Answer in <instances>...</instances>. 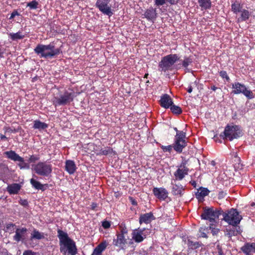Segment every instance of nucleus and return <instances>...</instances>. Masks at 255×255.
Segmentation results:
<instances>
[{
  "instance_id": "f257e3e1",
  "label": "nucleus",
  "mask_w": 255,
  "mask_h": 255,
  "mask_svg": "<svg viewBox=\"0 0 255 255\" xmlns=\"http://www.w3.org/2000/svg\"><path fill=\"white\" fill-rule=\"evenodd\" d=\"M57 233L61 253L63 255L68 253L70 255H75L77 253L75 243L68 237L66 232L58 229Z\"/></svg>"
},
{
  "instance_id": "f03ea898",
  "label": "nucleus",
  "mask_w": 255,
  "mask_h": 255,
  "mask_svg": "<svg viewBox=\"0 0 255 255\" xmlns=\"http://www.w3.org/2000/svg\"><path fill=\"white\" fill-rule=\"evenodd\" d=\"M34 51L40 58L49 59L54 58L61 52V49L56 48L53 42L47 45L38 44L34 49Z\"/></svg>"
},
{
  "instance_id": "7ed1b4c3",
  "label": "nucleus",
  "mask_w": 255,
  "mask_h": 255,
  "mask_svg": "<svg viewBox=\"0 0 255 255\" xmlns=\"http://www.w3.org/2000/svg\"><path fill=\"white\" fill-rule=\"evenodd\" d=\"M177 54H169L162 58L158 65V70L161 72L171 71L175 62L179 60Z\"/></svg>"
},
{
  "instance_id": "20e7f679",
  "label": "nucleus",
  "mask_w": 255,
  "mask_h": 255,
  "mask_svg": "<svg viewBox=\"0 0 255 255\" xmlns=\"http://www.w3.org/2000/svg\"><path fill=\"white\" fill-rule=\"evenodd\" d=\"M76 97L75 92L72 90L65 91L58 96L53 98V105L55 106H65L70 104Z\"/></svg>"
},
{
  "instance_id": "39448f33",
  "label": "nucleus",
  "mask_w": 255,
  "mask_h": 255,
  "mask_svg": "<svg viewBox=\"0 0 255 255\" xmlns=\"http://www.w3.org/2000/svg\"><path fill=\"white\" fill-rule=\"evenodd\" d=\"M33 169L39 176L49 177L51 176L52 166L47 161H40L33 166Z\"/></svg>"
},
{
  "instance_id": "423d86ee",
  "label": "nucleus",
  "mask_w": 255,
  "mask_h": 255,
  "mask_svg": "<svg viewBox=\"0 0 255 255\" xmlns=\"http://www.w3.org/2000/svg\"><path fill=\"white\" fill-rule=\"evenodd\" d=\"M222 215L223 217V219L225 222L234 227H236L240 224L242 219V217L239 215V212L233 208L226 212L222 210Z\"/></svg>"
},
{
  "instance_id": "0eeeda50",
  "label": "nucleus",
  "mask_w": 255,
  "mask_h": 255,
  "mask_svg": "<svg viewBox=\"0 0 255 255\" xmlns=\"http://www.w3.org/2000/svg\"><path fill=\"white\" fill-rule=\"evenodd\" d=\"M241 134L240 127L238 126L227 125L224 131L220 134V136L223 139H229L232 141L235 138H237Z\"/></svg>"
},
{
  "instance_id": "6e6552de",
  "label": "nucleus",
  "mask_w": 255,
  "mask_h": 255,
  "mask_svg": "<svg viewBox=\"0 0 255 255\" xmlns=\"http://www.w3.org/2000/svg\"><path fill=\"white\" fill-rule=\"evenodd\" d=\"M222 214V210L215 209L213 207L205 208L201 216L202 219L208 220L211 223H217L216 220Z\"/></svg>"
},
{
  "instance_id": "1a4fd4ad",
  "label": "nucleus",
  "mask_w": 255,
  "mask_h": 255,
  "mask_svg": "<svg viewBox=\"0 0 255 255\" xmlns=\"http://www.w3.org/2000/svg\"><path fill=\"white\" fill-rule=\"evenodd\" d=\"M187 145L185 133L182 131H177L173 144V149L179 153L182 152L183 149Z\"/></svg>"
},
{
  "instance_id": "9d476101",
  "label": "nucleus",
  "mask_w": 255,
  "mask_h": 255,
  "mask_svg": "<svg viewBox=\"0 0 255 255\" xmlns=\"http://www.w3.org/2000/svg\"><path fill=\"white\" fill-rule=\"evenodd\" d=\"M233 89L232 93L236 95L243 94L248 99H251L254 98L253 92L246 88V86L239 82H235L232 84Z\"/></svg>"
},
{
  "instance_id": "9b49d317",
  "label": "nucleus",
  "mask_w": 255,
  "mask_h": 255,
  "mask_svg": "<svg viewBox=\"0 0 255 255\" xmlns=\"http://www.w3.org/2000/svg\"><path fill=\"white\" fill-rule=\"evenodd\" d=\"M150 234V231L146 228L135 229L131 233L132 240L136 243L142 242Z\"/></svg>"
},
{
  "instance_id": "f8f14e48",
  "label": "nucleus",
  "mask_w": 255,
  "mask_h": 255,
  "mask_svg": "<svg viewBox=\"0 0 255 255\" xmlns=\"http://www.w3.org/2000/svg\"><path fill=\"white\" fill-rule=\"evenodd\" d=\"M186 164L187 161L184 160L178 166L177 169L174 173L175 179L173 180L174 181H181L188 175L189 169L186 166Z\"/></svg>"
},
{
  "instance_id": "ddd939ff",
  "label": "nucleus",
  "mask_w": 255,
  "mask_h": 255,
  "mask_svg": "<svg viewBox=\"0 0 255 255\" xmlns=\"http://www.w3.org/2000/svg\"><path fill=\"white\" fill-rule=\"evenodd\" d=\"M109 2V0H97L95 5L103 14L110 17L114 13L111 6L108 5Z\"/></svg>"
},
{
  "instance_id": "4468645a",
  "label": "nucleus",
  "mask_w": 255,
  "mask_h": 255,
  "mask_svg": "<svg viewBox=\"0 0 255 255\" xmlns=\"http://www.w3.org/2000/svg\"><path fill=\"white\" fill-rule=\"evenodd\" d=\"M27 232V229L26 228H16L15 231V234L13 237V240L17 242H23L25 239Z\"/></svg>"
},
{
  "instance_id": "2eb2a0df",
  "label": "nucleus",
  "mask_w": 255,
  "mask_h": 255,
  "mask_svg": "<svg viewBox=\"0 0 255 255\" xmlns=\"http://www.w3.org/2000/svg\"><path fill=\"white\" fill-rule=\"evenodd\" d=\"M154 195L161 200H165L168 197V192L164 188L154 187L153 189Z\"/></svg>"
},
{
  "instance_id": "dca6fc26",
  "label": "nucleus",
  "mask_w": 255,
  "mask_h": 255,
  "mask_svg": "<svg viewBox=\"0 0 255 255\" xmlns=\"http://www.w3.org/2000/svg\"><path fill=\"white\" fill-rule=\"evenodd\" d=\"M117 238L114 239L113 244L114 246L118 247L121 249H124L125 245L127 243V239L125 236L117 234Z\"/></svg>"
},
{
  "instance_id": "f3484780",
  "label": "nucleus",
  "mask_w": 255,
  "mask_h": 255,
  "mask_svg": "<svg viewBox=\"0 0 255 255\" xmlns=\"http://www.w3.org/2000/svg\"><path fill=\"white\" fill-rule=\"evenodd\" d=\"M143 15L144 17L148 21H151L152 22H154L157 16L156 9L152 7H150L149 8L146 9Z\"/></svg>"
},
{
  "instance_id": "a211bd4d",
  "label": "nucleus",
  "mask_w": 255,
  "mask_h": 255,
  "mask_svg": "<svg viewBox=\"0 0 255 255\" xmlns=\"http://www.w3.org/2000/svg\"><path fill=\"white\" fill-rule=\"evenodd\" d=\"M173 104L172 100L168 94H165L161 96L160 104L162 107L168 109Z\"/></svg>"
},
{
  "instance_id": "6ab92c4d",
  "label": "nucleus",
  "mask_w": 255,
  "mask_h": 255,
  "mask_svg": "<svg viewBox=\"0 0 255 255\" xmlns=\"http://www.w3.org/2000/svg\"><path fill=\"white\" fill-rule=\"evenodd\" d=\"M172 187V193L176 196L180 197L182 196L183 194L184 191L183 187L182 185L179 184L173 183V181L171 182Z\"/></svg>"
},
{
  "instance_id": "aec40b11",
  "label": "nucleus",
  "mask_w": 255,
  "mask_h": 255,
  "mask_svg": "<svg viewBox=\"0 0 255 255\" xmlns=\"http://www.w3.org/2000/svg\"><path fill=\"white\" fill-rule=\"evenodd\" d=\"M77 169L75 162L72 160H67L65 162V170L69 174H73Z\"/></svg>"
},
{
  "instance_id": "412c9836",
  "label": "nucleus",
  "mask_w": 255,
  "mask_h": 255,
  "mask_svg": "<svg viewBox=\"0 0 255 255\" xmlns=\"http://www.w3.org/2000/svg\"><path fill=\"white\" fill-rule=\"evenodd\" d=\"M153 219H154V217L153 214L149 212L141 215L139 219V222L140 224H141L142 223L148 224Z\"/></svg>"
},
{
  "instance_id": "4be33fe9",
  "label": "nucleus",
  "mask_w": 255,
  "mask_h": 255,
  "mask_svg": "<svg viewBox=\"0 0 255 255\" xmlns=\"http://www.w3.org/2000/svg\"><path fill=\"white\" fill-rule=\"evenodd\" d=\"M4 154L7 158L14 162H17L18 160L21 159V157L13 150L6 151L4 152Z\"/></svg>"
},
{
  "instance_id": "5701e85b",
  "label": "nucleus",
  "mask_w": 255,
  "mask_h": 255,
  "mask_svg": "<svg viewBox=\"0 0 255 255\" xmlns=\"http://www.w3.org/2000/svg\"><path fill=\"white\" fill-rule=\"evenodd\" d=\"M20 189L21 185L19 184L13 183L7 186L6 190L10 194H16Z\"/></svg>"
},
{
  "instance_id": "b1692460",
  "label": "nucleus",
  "mask_w": 255,
  "mask_h": 255,
  "mask_svg": "<svg viewBox=\"0 0 255 255\" xmlns=\"http://www.w3.org/2000/svg\"><path fill=\"white\" fill-rule=\"evenodd\" d=\"M240 13V16L237 18V22H241L248 20L251 15V12L248 10L243 9Z\"/></svg>"
},
{
  "instance_id": "393cba45",
  "label": "nucleus",
  "mask_w": 255,
  "mask_h": 255,
  "mask_svg": "<svg viewBox=\"0 0 255 255\" xmlns=\"http://www.w3.org/2000/svg\"><path fill=\"white\" fill-rule=\"evenodd\" d=\"M209 192V190L207 188L200 187L195 193L196 197L199 200H201L207 196Z\"/></svg>"
},
{
  "instance_id": "a878e982",
  "label": "nucleus",
  "mask_w": 255,
  "mask_h": 255,
  "mask_svg": "<svg viewBox=\"0 0 255 255\" xmlns=\"http://www.w3.org/2000/svg\"><path fill=\"white\" fill-rule=\"evenodd\" d=\"M107 244L105 242L100 243L94 250L91 255H102V252L106 249Z\"/></svg>"
},
{
  "instance_id": "bb28decb",
  "label": "nucleus",
  "mask_w": 255,
  "mask_h": 255,
  "mask_svg": "<svg viewBox=\"0 0 255 255\" xmlns=\"http://www.w3.org/2000/svg\"><path fill=\"white\" fill-rule=\"evenodd\" d=\"M30 182L32 185V186L36 189L41 190L42 191H44L45 189L44 187V185L42 184L40 182L36 180L33 178H31L30 179Z\"/></svg>"
},
{
  "instance_id": "cd10ccee",
  "label": "nucleus",
  "mask_w": 255,
  "mask_h": 255,
  "mask_svg": "<svg viewBox=\"0 0 255 255\" xmlns=\"http://www.w3.org/2000/svg\"><path fill=\"white\" fill-rule=\"evenodd\" d=\"M48 128V125L45 123L41 122L39 120H35L34 121L33 128L39 130L44 129Z\"/></svg>"
},
{
  "instance_id": "c85d7f7f",
  "label": "nucleus",
  "mask_w": 255,
  "mask_h": 255,
  "mask_svg": "<svg viewBox=\"0 0 255 255\" xmlns=\"http://www.w3.org/2000/svg\"><path fill=\"white\" fill-rule=\"evenodd\" d=\"M242 251L246 254H249L253 250L255 249V244H246L241 248Z\"/></svg>"
},
{
  "instance_id": "c756f323",
  "label": "nucleus",
  "mask_w": 255,
  "mask_h": 255,
  "mask_svg": "<svg viewBox=\"0 0 255 255\" xmlns=\"http://www.w3.org/2000/svg\"><path fill=\"white\" fill-rule=\"evenodd\" d=\"M44 238V235L43 233L39 232L36 229H34L31 234L30 239L41 240Z\"/></svg>"
},
{
  "instance_id": "7c9ffc66",
  "label": "nucleus",
  "mask_w": 255,
  "mask_h": 255,
  "mask_svg": "<svg viewBox=\"0 0 255 255\" xmlns=\"http://www.w3.org/2000/svg\"><path fill=\"white\" fill-rule=\"evenodd\" d=\"M9 37L12 40L15 41L19 39H21L24 37V35H23L22 32L18 31L16 33H10L8 34Z\"/></svg>"
},
{
  "instance_id": "2f4dec72",
  "label": "nucleus",
  "mask_w": 255,
  "mask_h": 255,
  "mask_svg": "<svg viewBox=\"0 0 255 255\" xmlns=\"http://www.w3.org/2000/svg\"><path fill=\"white\" fill-rule=\"evenodd\" d=\"M200 6L204 9H209L211 7V0H198Z\"/></svg>"
},
{
  "instance_id": "473e14b6",
  "label": "nucleus",
  "mask_w": 255,
  "mask_h": 255,
  "mask_svg": "<svg viewBox=\"0 0 255 255\" xmlns=\"http://www.w3.org/2000/svg\"><path fill=\"white\" fill-rule=\"evenodd\" d=\"M113 152V149L110 147H106L104 148H102L99 150V152L97 153L98 155H108Z\"/></svg>"
},
{
  "instance_id": "72a5a7b5",
  "label": "nucleus",
  "mask_w": 255,
  "mask_h": 255,
  "mask_svg": "<svg viewBox=\"0 0 255 255\" xmlns=\"http://www.w3.org/2000/svg\"><path fill=\"white\" fill-rule=\"evenodd\" d=\"M231 9L234 13L237 14L241 12L243 8L239 2H234L231 4Z\"/></svg>"
},
{
  "instance_id": "f704fd0d",
  "label": "nucleus",
  "mask_w": 255,
  "mask_h": 255,
  "mask_svg": "<svg viewBox=\"0 0 255 255\" xmlns=\"http://www.w3.org/2000/svg\"><path fill=\"white\" fill-rule=\"evenodd\" d=\"M187 245L189 249L191 250H195L201 247V243L198 242H194L190 240H188L187 241Z\"/></svg>"
},
{
  "instance_id": "c9c22d12",
  "label": "nucleus",
  "mask_w": 255,
  "mask_h": 255,
  "mask_svg": "<svg viewBox=\"0 0 255 255\" xmlns=\"http://www.w3.org/2000/svg\"><path fill=\"white\" fill-rule=\"evenodd\" d=\"M192 62L193 60L190 57H185L184 60L182 61V65L185 68L186 71L189 72V70L187 68Z\"/></svg>"
},
{
  "instance_id": "e433bc0d",
  "label": "nucleus",
  "mask_w": 255,
  "mask_h": 255,
  "mask_svg": "<svg viewBox=\"0 0 255 255\" xmlns=\"http://www.w3.org/2000/svg\"><path fill=\"white\" fill-rule=\"evenodd\" d=\"M17 162H18L17 165L20 169H28L29 168V164L25 162L23 158L21 157V159Z\"/></svg>"
},
{
  "instance_id": "4c0bfd02",
  "label": "nucleus",
  "mask_w": 255,
  "mask_h": 255,
  "mask_svg": "<svg viewBox=\"0 0 255 255\" xmlns=\"http://www.w3.org/2000/svg\"><path fill=\"white\" fill-rule=\"evenodd\" d=\"M171 112L175 114H180L182 113V111L181 108L179 106L172 104L170 107Z\"/></svg>"
},
{
  "instance_id": "58836bf2",
  "label": "nucleus",
  "mask_w": 255,
  "mask_h": 255,
  "mask_svg": "<svg viewBox=\"0 0 255 255\" xmlns=\"http://www.w3.org/2000/svg\"><path fill=\"white\" fill-rule=\"evenodd\" d=\"M217 223H211L209 227V230H211L213 235H216L219 232V229L216 228Z\"/></svg>"
},
{
  "instance_id": "ea45409f",
  "label": "nucleus",
  "mask_w": 255,
  "mask_h": 255,
  "mask_svg": "<svg viewBox=\"0 0 255 255\" xmlns=\"http://www.w3.org/2000/svg\"><path fill=\"white\" fill-rule=\"evenodd\" d=\"M38 2L34 0L27 3V6L31 9H35L38 7Z\"/></svg>"
},
{
  "instance_id": "a19ab883",
  "label": "nucleus",
  "mask_w": 255,
  "mask_h": 255,
  "mask_svg": "<svg viewBox=\"0 0 255 255\" xmlns=\"http://www.w3.org/2000/svg\"><path fill=\"white\" fill-rule=\"evenodd\" d=\"M16 226L14 224L12 223H8L6 224L5 228L7 231H8L10 233H13L14 232V230L15 229Z\"/></svg>"
},
{
  "instance_id": "79ce46f5",
  "label": "nucleus",
  "mask_w": 255,
  "mask_h": 255,
  "mask_svg": "<svg viewBox=\"0 0 255 255\" xmlns=\"http://www.w3.org/2000/svg\"><path fill=\"white\" fill-rule=\"evenodd\" d=\"M120 233H118L120 235H122L125 236V235H127L128 233V230L125 225V224H122L120 226Z\"/></svg>"
},
{
  "instance_id": "37998d69",
  "label": "nucleus",
  "mask_w": 255,
  "mask_h": 255,
  "mask_svg": "<svg viewBox=\"0 0 255 255\" xmlns=\"http://www.w3.org/2000/svg\"><path fill=\"white\" fill-rule=\"evenodd\" d=\"M219 75L222 79H225L226 80V81H227V82L230 81V78L229 76L228 75L226 71H221L219 72Z\"/></svg>"
},
{
  "instance_id": "c03bdc74",
  "label": "nucleus",
  "mask_w": 255,
  "mask_h": 255,
  "mask_svg": "<svg viewBox=\"0 0 255 255\" xmlns=\"http://www.w3.org/2000/svg\"><path fill=\"white\" fill-rule=\"evenodd\" d=\"M160 147L164 152H168L169 153L171 152L172 148H173V145H169L167 146L161 145Z\"/></svg>"
},
{
  "instance_id": "a18cd8bd",
  "label": "nucleus",
  "mask_w": 255,
  "mask_h": 255,
  "mask_svg": "<svg viewBox=\"0 0 255 255\" xmlns=\"http://www.w3.org/2000/svg\"><path fill=\"white\" fill-rule=\"evenodd\" d=\"M227 235L229 236V237H231L233 236H235L237 235V233H236L237 231L235 230V229H227Z\"/></svg>"
},
{
  "instance_id": "49530a36",
  "label": "nucleus",
  "mask_w": 255,
  "mask_h": 255,
  "mask_svg": "<svg viewBox=\"0 0 255 255\" xmlns=\"http://www.w3.org/2000/svg\"><path fill=\"white\" fill-rule=\"evenodd\" d=\"M207 230H208V228L207 229H203V228H201L199 230L200 237H202V238H207V236L206 232H207Z\"/></svg>"
},
{
  "instance_id": "de8ad7c7",
  "label": "nucleus",
  "mask_w": 255,
  "mask_h": 255,
  "mask_svg": "<svg viewBox=\"0 0 255 255\" xmlns=\"http://www.w3.org/2000/svg\"><path fill=\"white\" fill-rule=\"evenodd\" d=\"M4 130L5 132H9V133H12V132H17V130H16L15 128H12L10 127H5L4 128Z\"/></svg>"
},
{
  "instance_id": "09e8293b",
  "label": "nucleus",
  "mask_w": 255,
  "mask_h": 255,
  "mask_svg": "<svg viewBox=\"0 0 255 255\" xmlns=\"http://www.w3.org/2000/svg\"><path fill=\"white\" fill-rule=\"evenodd\" d=\"M166 3V0H154V4L156 6L163 5Z\"/></svg>"
},
{
  "instance_id": "8fccbe9b",
  "label": "nucleus",
  "mask_w": 255,
  "mask_h": 255,
  "mask_svg": "<svg viewBox=\"0 0 255 255\" xmlns=\"http://www.w3.org/2000/svg\"><path fill=\"white\" fill-rule=\"evenodd\" d=\"M226 195H227V193L225 191H221L219 192V194H218V199H222L224 198Z\"/></svg>"
},
{
  "instance_id": "3c124183",
  "label": "nucleus",
  "mask_w": 255,
  "mask_h": 255,
  "mask_svg": "<svg viewBox=\"0 0 255 255\" xmlns=\"http://www.w3.org/2000/svg\"><path fill=\"white\" fill-rule=\"evenodd\" d=\"M102 226L104 229H108L111 226L110 222L107 221H104L102 222Z\"/></svg>"
},
{
  "instance_id": "603ef678",
  "label": "nucleus",
  "mask_w": 255,
  "mask_h": 255,
  "mask_svg": "<svg viewBox=\"0 0 255 255\" xmlns=\"http://www.w3.org/2000/svg\"><path fill=\"white\" fill-rule=\"evenodd\" d=\"M38 160H39V157L38 156L32 155L30 156V157L29 158L28 161L29 162H34L35 161H37Z\"/></svg>"
},
{
  "instance_id": "864d4df0",
  "label": "nucleus",
  "mask_w": 255,
  "mask_h": 255,
  "mask_svg": "<svg viewBox=\"0 0 255 255\" xmlns=\"http://www.w3.org/2000/svg\"><path fill=\"white\" fill-rule=\"evenodd\" d=\"M19 14L17 12L16 10H14L12 11V12L11 13L10 16L9 17L10 19H13L15 16L19 15Z\"/></svg>"
},
{
  "instance_id": "5fc2aeb1",
  "label": "nucleus",
  "mask_w": 255,
  "mask_h": 255,
  "mask_svg": "<svg viewBox=\"0 0 255 255\" xmlns=\"http://www.w3.org/2000/svg\"><path fill=\"white\" fill-rule=\"evenodd\" d=\"M23 255H35V253L31 250H26L23 252Z\"/></svg>"
},
{
  "instance_id": "6e6d98bb",
  "label": "nucleus",
  "mask_w": 255,
  "mask_h": 255,
  "mask_svg": "<svg viewBox=\"0 0 255 255\" xmlns=\"http://www.w3.org/2000/svg\"><path fill=\"white\" fill-rule=\"evenodd\" d=\"M179 0H166V2H168L171 5H174L177 4Z\"/></svg>"
},
{
  "instance_id": "4d7b16f0",
  "label": "nucleus",
  "mask_w": 255,
  "mask_h": 255,
  "mask_svg": "<svg viewBox=\"0 0 255 255\" xmlns=\"http://www.w3.org/2000/svg\"><path fill=\"white\" fill-rule=\"evenodd\" d=\"M20 204L23 206H26L28 203L26 200H20Z\"/></svg>"
},
{
  "instance_id": "13d9d810",
  "label": "nucleus",
  "mask_w": 255,
  "mask_h": 255,
  "mask_svg": "<svg viewBox=\"0 0 255 255\" xmlns=\"http://www.w3.org/2000/svg\"><path fill=\"white\" fill-rule=\"evenodd\" d=\"M1 255H8L7 251L6 249H3L0 253Z\"/></svg>"
},
{
  "instance_id": "bf43d9fd",
  "label": "nucleus",
  "mask_w": 255,
  "mask_h": 255,
  "mask_svg": "<svg viewBox=\"0 0 255 255\" xmlns=\"http://www.w3.org/2000/svg\"><path fill=\"white\" fill-rule=\"evenodd\" d=\"M129 199L131 202V204L133 205H137V202L136 201L132 198V197H129Z\"/></svg>"
},
{
  "instance_id": "052dcab7",
  "label": "nucleus",
  "mask_w": 255,
  "mask_h": 255,
  "mask_svg": "<svg viewBox=\"0 0 255 255\" xmlns=\"http://www.w3.org/2000/svg\"><path fill=\"white\" fill-rule=\"evenodd\" d=\"M91 209L95 210L96 207H97V204L96 203H92L91 205Z\"/></svg>"
},
{
  "instance_id": "680f3d73",
  "label": "nucleus",
  "mask_w": 255,
  "mask_h": 255,
  "mask_svg": "<svg viewBox=\"0 0 255 255\" xmlns=\"http://www.w3.org/2000/svg\"><path fill=\"white\" fill-rule=\"evenodd\" d=\"M192 89H193V88H192V86L191 85H190L188 86V87L187 89V91L188 93H191L192 92Z\"/></svg>"
},
{
  "instance_id": "e2e57ef3",
  "label": "nucleus",
  "mask_w": 255,
  "mask_h": 255,
  "mask_svg": "<svg viewBox=\"0 0 255 255\" xmlns=\"http://www.w3.org/2000/svg\"><path fill=\"white\" fill-rule=\"evenodd\" d=\"M0 138L1 140H7V138L4 135L0 134Z\"/></svg>"
},
{
  "instance_id": "0e129e2a",
  "label": "nucleus",
  "mask_w": 255,
  "mask_h": 255,
  "mask_svg": "<svg viewBox=\"0 0 255 255\" xmlns=\"http://www.w3.org/2000/svg\"><path fill=\"white\" fill-rule=\"evenodd\" d=\"M211 89L213 90V91H216L218 88L217 87H216L215 86H211Z\"/></svg>"
},
{
  "instance_id": "69168bd1",
  "label": "nucleus",
  "mask_w": 255,
  "mask_h": 255,
  "mask_svg": "<svg viewBox=\"0 0 255 255\" xmlns=\"http://www.w3.org/2000/svg\"><path fill=\"white\" fill-rule=\"evenodd\" d=\"M4 52L1 49H0V58H2L3 57V54Z\"/></svg>"
},
{
  "instance_id": "338daca9",
  "label": "nucleus",
  "mask_w": 255,
  "mask_h": 255,
  "mask_svg": "<svg viewBox=\"0 0 255 255\" xmlns=\"http://www.w3.org/2000/svg\"><path fill=\"white\" fill-rule=\"evenodd\" d=\"M191 183L192 186H193L194 187H196V183L195 181H191Z\"/></svg>"
},
{
  "instance_id": "774afa93",
  "label": "nucleus",
  "mask_w": 255,
  "mask_h": 255,
  "mask_svg": "<svg viewBox=\"0 0 255 255\" xmlns=\"http://www.w3.org/2000/svg\"><path fill=\"white\" fill-rule=\"evenodd\" d=\"M176 66V68H177V69H179V68H181V66H179V65H177Z\"/></svg>"
}]
</instances>
